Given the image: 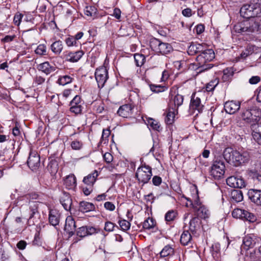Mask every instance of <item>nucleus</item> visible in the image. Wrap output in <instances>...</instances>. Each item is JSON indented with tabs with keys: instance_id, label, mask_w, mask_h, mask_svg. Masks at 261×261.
Returning <instances> with one entry per match:
<instances>
[{
	"instance_id": "nucleus-1",
	"label": "nucleus",
	"mask_w": 261,
	"mask_h": 261,
	"mask_svg": "<svg viewBox=\"0 0 261 261\" xmlns=\"http://www.w3.org/2000/svg\"><path fill=\"white\" fill-rule=\"evenodd\" d=\"M241 117L245 123L250 124L253 128L261 118V110L255 106H248L242 108Z\"/></svg>"
},
{
	"instance_id": "nucleus-2",
	"label": "nucleus",
	"mask_w": 261,
	"mask_h": 261,
	"mask_svg": "<svg viewBox=\"0 0 261 261\" xmlns=\"http://www.w3.org/2000/svg\"><path fill=\"white\" fill-rule=\"evenodd\" d=\"M215 53L212 49L206 48V46L203 49V51L196 57L197 65L201 68V71H204L211 69L213 65L208 63L215 58Z\"/></svg>"
},
{
	"instance_id": "nucleus-3",
	"label": "nucleus",
	"mask_w": 261,
	"mask_h": 261,
	"mask_svg": "<svg viewBox=\"0 0 261 261\" xmlns=\"http://www.w3.org/2000/svg\"><path fill=\"white\" fill-rule=\"evenodd\" d=\"M240 13L241 16L246 19L260 17L261 7L258 2L251 0L250 4L244 5L241 7Z\"/></svg>"
},
{
	"instance_id": "nucleus-4",
	"label": "nucleus",
	"mask_w": 261,
	"mask_h": 261,
	"mask_svg": "<svg viewBox=\"0 0 261 261\" xmlns=\"http://www.w3.org/2000/svg\"><path fill=\"white\" fill-rule=\"evenodd\" d=\"M257 22L252 20H245L238 22L234 26V30L238 33H249L257 31L259 29Z\"/></svg>"
},
{
	"instance_id": "nucleus-5",
	"label": "nucleus",
	"mask_w": 261,
	"mask_h": 261,
	"mask_svg": "<svg viewBox=\"0 0 261 261\" xmlns=\"http://www.w3.org/2000/svg\"><path fill=\"white\" fill-rule=\"evenodd\" d=\"M183 198L187 200L189 202L190 205L192 206L193 208L197 211L198 216L202 219H206L208 218L210 216V212L207 207L202 204L199 201V197L197 194V190H196V199L194 200L193 202L192 200L190 198L186 197L184 195L182 196Z\"/></svg>"
},
{
	"instance_id": "nucleus-6",
	"label": "nucleus",
	"mask_w": 261,
	"mask_h": 261,
	"mask_svg": "<svg viewBox=\"0 0 261 261\" xmlns=\"http://www.w3.org/2000/svg\"><path fill=\"white\" fill-rule=\"evenodd\" d=\"M152 175L151 167L145 163L138 168L135 173V177L139 182L147 184Z\"/></svg>"
},
{
	"instance_id": "nucleus-7",
	"label": "nucleus",
	"mask_w": 261,
	"mask_h": 261,
	"mask_svg": "<svg viewBox=\"0 0 261 261\" xmlns=\"http://www.w3.org/2000/svg\"><path fill=\"white\" fill-rule=\"evenodd\" d=\"M225 171L224 162L218 159L214 162L211 167L210 174L215 179H219L223 177Z\"/></svg>"
},
{
	"instance_id": "nucleus-8",
	"label": "nucleus",
	"mask_w": 261,
	"mask_h": 261,
	"mask_svg": "<svg viewBox=\"0 0 261 261\" xmlns=\"http://www.w3.org/2000/svg\"><path fill=\"white\" fill-rule=\"evenodd\" d=\"M29 217L28 219L29 226L34 225L39 223L40 215L38 211V204L36 202H29Z\"/></svg>"
},
{
	"instance_id": "nucleus-9",
	"label": "nucleus",
	"mask_w": 261,
	"mask_h": 261,
	"mask_svg": "<svg viewBox=\"0 0 261 261\" xmlns=\"http://www.w3.org/2000/svg\"><path fill=\"white\" fill-rule=\"evenodd\" d=\"M95 77L98 87L102 88L108 79V71L107 68L105 66L97 68L95 72Z\"/></svg>"
},
{
	"instance_id": "nucleus-10",
	"label": "nucleus",
	"mask_w": 261,
	"mask_h": 261,
	"mask_svg": "<svg viewBox=\"0 0 261 261\" xmlns=\"http://www.w3.org/2000/svg\"><path fill=\"white\" fill-rule=\"evenodd\" d=\"M40 156L36 151H31L27 161L29 167L32 170H37L40 165Z\"/></svg>"
},
{
	"instance_id": "nucleus-11",
	"label": "nucleus",
	"mask_w": 261,
	"mask_h": 261,
	"mask_svg": "<svg viewBox=\"0 0 261 261\" xmlns=\"http://www.w3.org/2000/svg\"><path fill=\"white\" fill-rule=\"evenodd\" d=\"M237 152L238 150L233 149L231 147H227L223 150V156L228 163L234 166Z\"/></svg>"
},
{
	"instance_id": "nucleus-12",
	"label": "nucleus",
	"mask_w": 261,
	"mask_h": 261,
	"mask_svg": "<svg viewBox=\"0 0 261 261\" xmlns=\"http://www.w3.org/2000/svg\"><path fill=\"white\" fill-rule=\"evenodd\" d=\"M76 227L75 222L73 218L71 216H67L65 221L64 230L70 237L74 234Z\"/></svg>"
},
{
	"instance_id": "nucleus-13",
	"label": "nucleus",
	"mask_w": 261,
	"mask_h": 261,
	"mask_svg": "<svg viewBox=\"0 0 261 261\" xmlns=\"http://www.w3.org/2000/svg\"><path fill=\"white\" fill-rule=\"evenodd\" d=\"M240 102L234 100L228 101L225 103L224 106L226 113L230 114H234L240 109Z\"/></svg>"
},
{
	"instance_id": "nucleus-14",
	"label": "nucleus",
	"mask_w": 261,
	"mask_h": 261,
	"mask_svg": "<svg viewBox=\"0 0 261 261\" xmlns=\"http://www.w3.org/2000/svg\"><path fill=\"white\" fill-rule=\"evenodd\" d=\"M247 194L251 202L261 206V190L251 189L248 191Z\"/></svg>"
},
{
	"instance_id": "nucleus-15",
	"label": "nucleus",
	"mask_w": 261,
	"mask_h": 261,
	"mask_svg": "<svg viewBox=\"0 0 261 261\" xmlns=\"http://www.w3.org/2000/svg\"><path fill=\"white\" fill-rule=\"evenodd\" d=\"M250 158L248 152L238 151L236 159L234 161V166L238 167L243 164L247 163L249 161Z\"/></svg>"
},
{
	"instance_id": "nucleus-16",
	"label": "nucleus",
	"mask_w": 261,
	"mask_h": 261,
	"mask_svg": "<svg viewBox=\"0 0 261 261\" xmlns=\"http://www.w3.org/2000/svg\"><path fill=\"white\" fill-rule=\"evenodd\" d=\"M133 109L134 106L130 105H124L120 107L117 111V114L123 118H127L132 115Z\"/></svg>"
},
{
	"instance_id": "nucleus-17",
	"label": "nucleus",
	"mask_w": 261,
	"mask_h": 261,
	"mask_svg": "<svg viewBox=\"0 0 261 261\" xmlns=\"http://www.w3.org/2000/svg\"><path fill=\"white\" fill-rule=\"evenodd\" d=\"M98 175L99 173L98 171L95 170L84 177L83 182L86 186H91L93 187Z\"/></svg>"
},
{
	"instance_id": "nucleus-18",
	"label": "nucleus",
	"mask_w": 261,
	"mask_h": 261,
	"mask_svg": "<svg viewBox=\"0 0 261 261\" xmlns=\"http://www.w3.org/2000/svg\"><path fill=\"white\" fill-rule=\"evenodd\" d=\"M60 213L56 209H50L48 215L49 223L53 226H57L59 224Z\"/></svg>"
},
{
	"instance_id": "nucleus-19",
	"label": "nucleus",
	"mask_w": 261,
	"mask_h": 261,
	"mask_svg": "<svg viewBox=\"0 0 261 261\" xmlns=\"http://www.w3.org/2000/svg\"><path fill=\"white\" fill-rule=\"evenodd\" d=\"M203 106L201 103V100L199 97H195V94L194 93L192 95L191 99L190 108L193 110H197L198 113L202 111Z\"/></svg>"
},
{
	"instance_id": "nucleus-20",
	"label": "nucleus",
	"mask_w": 261,
	"mask_h": 261,
	"mask_svg": "<svg viewBox=\"0 0 261 261\" xmlns=\"http://www.w3.org/2000/svg\"><path fill=\"white\" fill-rule=\"evenodd\" d=\"M184 101V96L181 95L177 94L174 96H171L170 99L169 107L171 108H176L177 111L179 106H181Z\"/></svg>"
},
{
	"instance_id": "nucleus-21",
	"label": "nucleus",
	"mask_w": 261,
	"mask_h": 261,
	"mask_svg": "<svg viewBox=\"0 0 261 261\" xmlns=\"http://www.w3.org/2000/svg\"><path fill=\"white\" fill-rule=\"evenodd\" d=\"M60 201L65 210L67 211L70 210L72 199L68 193L63 192L60 198Z\"/></svg>"
},
{
	"instance_id": "nucleus-22",
	"label": "nucleus",
	"mask_w": 261,
	"mask_h": 261,
	"mask_svg": "<svg viewBox=\"0 0 261 261\" xmlns=\"http://www.w3.org/2000/svg\"><path fill=\"white\" fill-rule=\"evenodd\" d=\"M205 46L201 44L192 43L188 49V53L189 55L193 56L196 54H201L204 49Z\"/></svg>"
},
{
	"instance_id": "nucleus-23",
	"label": "nucleus",
	"mask_w": 261,
	"mask_h": 261,
	"mask_svg": "<svg viewBox=\"0 0 261 261\" xmlns=\"http://www.w3.org/2000/svg\"><path fill=\"white\" fill-rule=\"evenodd\" d=\"M37 69L45 73L46 75L50 74L51 72L56 70V67L51 65L48 62H44L39 64Z\"/></svg>"
},
{
	"instance_id": "nucleus-24",
	"label": "nucleus",
	"mask_w": 261,
	"mask_h": 261,
	"mask_svg": "<svg viewBox=\"0 0 261 261\" xmlns=\"http://www.w3.org/2000/svg\"><path fill=\"white\" fill-rule=\"evenodd\" d=\"M95 210V205L92 203L85 201L80 203L79 210L83 213L94 211Z\"/></svg>"
},
{
	"instance_id": "nucleus-25",
	"label": "nucleus",
	"mask_w": 261,
	"mask_h": 261,
	"mask_svg": "<svg viewBox=\"0 0 261 261\" xmlns=\"http://www.w3.org/2000/svg\"><path fill=\"white\" fill-rule=\"evenodd\" d=\"M84 54V53L82 50L70 52L66 56V60L70 62H76L82 57Z\"/></svg>"
},
{
	"instance_id": "nucleus-26",
	"label": "nucleus",
	"mask_w": 261,
	"mask_h": 261,
	"mask_svg": "<svg viewBox=\"0 0 261 261\" xmlns=\"http://www.w3.org/2000/svg\"><path fill=\"white\" fill-rule=\"evenodd\" d=\"M192 237L188 230H185L180 236V242L184 246L192 245Z\"/></svg>"
},
{
	"instance_id": "nucleus-27",
	"label": "nucleus",
	"mask_w": 261,
	"mask_h": 261,
	"mask_svg": "<svg viewBox=\"0 0 261 261\" xmlns=\"http://www.w3.org/2000/svg\"><path fill=\"white\" fill-rule=\"evenodd\" d=\"M64 185L68 189H74L76 186V177L73 174L67 176L64 179Z\"/></svg>"
},
{
	"instance_id": "nucleus-28",
	"label": "nucleus",
	"mask_w": 261,
	"mask_h": 261,
	"mask_svg": "<svg viewBox=\"0 0 261 261\" xmlns=\"http://www.w3.org/2000/svg\"><path fill=\"white\" fill-rule=\"evenodd\" d=\"M172 50L173 47L170 44L162 42L156 54L158 55H166L169 54Z\"/></svg>"
},
{
	"instance_id": "nucleus-29",
	"label": "nucleus",
	"mask_w": 261,
	"mask_h": 261,
	"mask_svg": "<svg viewBox=\"0 0 261 261\" xmlns=\"http://www.w3.org/2000/svg\"><path fill=\"white\" fill-rule=\"evenodd\" d=\"M201 220L198 217H194L190 221L189 229L192 233H196L200 229Z\"/></svg>"
},
{
	"instance_id": "nucleus-30",
	"label": "nucleus",
	"mask_w": 261,
	"mask_h": 261,
	"mask_svg": "<svg viewBox=\"0 0 261 261\" xmlns=\"http://www.w3.org/2000/svg\"><path fill=\"white\" fill-rule=\"evenodd\" d=\"M176 113H177V111L176 110V108L169 107L165 120L166 123L169 124L172 123Z\"/></svg>"
},
{
	"instance_id": "nucleus-31",
	"label": "nucleus",
	"mask_w": 261,
	"mask_h": 261,
	"mask_svg": "<svg viewBox=\"0 0 261 261\" xmlns=\"http://www.w3.org/2000/svg\"><path fill=\"white\" fill-rule=\"evenodd\" d=\"M162 42V41L161 40L154 37L151 38L149 40L150 47L151 48V50L156 54L160 48Z\"/></svg>"
},
{
	"instance_id": "nucleus-32",
	"label": "nucleus",
	"mask_w": 261,
	"mask_h": 261,
	"mask_svg": "<svg viewBox=\"0 0 261 261\" xmlns=\"http://www.w3.org/2000/svg\"><path fill=\"white\" fill-rule=\"evenodd\" d=\"M257 50V47L255 45L249 44L247 46L245 49L241 54L240 57L242 59H245L248 56L252 54Z\"/></svg>"
},
{
	"instance_id": "nucleus-33",
	"label": "nucleus",
	"mask_w": 261,
	"mask_h": 261,
	"mask_svg": "<svg viewBox=\"0 0 261 261\" xmlns=\"http://www.w3.org/2000/svg\"><path fill=\"white\" fill-rule=\"evenodd\" d=\"M174 253V249L170 245L165 246L160 252L161 257L172 256Z\"/></svg>"
},
{
	"instance_id": "nucleus-34",
	"label": "nucleus",
	"mask_w": 261,
	"mask_h": 261,
	"mask_svg": "<svg viewBox=\"0 0 261 261\" xmlns=\"http://www.w3.org/2000/svg\"><path fill=\"white\" fill-rule=\"evenodd\" d=\"M230 196L232 200L236 202H240L243 199V193L239 189L232 190Z\"/></svg>"
},
{
	"instance_id": "nucleus-35",
	"label": "nucleus",
	"mask_w": 261,
	"mask_h": 261,
	"mask_svg": "<svg viewBox=\"0 0 261 261\" xmlns=\"http://www.w3.org/2000/svg\"><path fill=\"white\" fill-rule=\"evenodd\" d=\"M51 50L56 55H59L63 50V45L62 42L58 40L54 42L50 46Z\"/></svg>"
},
{
	"instance_id": "nucleus-36",
	"label": "nucleus",
	"mask_w": 261,
	"mask_h": 261,
	"mask_svg": "<svg viewBox=\"0 0 261 261\" xmlns=\"http://www.w3.org/2000/svg\"><path fill=\"white\" fill-rule=\"evenodd\" d=\"M252 136L258 144L261 145V123L257 124L256 127L253 129Z\"/></svg>"
},
{
	"instance_id": "nucleus-37",
	"label": "nucleus",
	"mask_w": 261,
	"mask_h": 261,
	"mask_svg": "<svg viewBox=\"0 0 261 261\" xmlns=\"http://www.w3.org/2000/svg\"><path fill=\"white\" fill-rule=\"evenodd\" d=\"M47 171L52 175H55L58 170V165L56 161H51L47 166Z\"/></svg>"
},
{
	"instance_id": "nucleus-38",
	"label": "nucleus",
	"mask_w": 261,
	"mask_h": 261,
	"mask_svg": "<svg viewBox=\"0 0 261 261\" xmlns=\"http://www.w3.org/2000/svg\"><path fill=\"white\" fill-rule=\"evenodd\" d=\"M255 243L250 237H246L243 239V244L242 245V248L248 250L249 248L254 246Z\"/></svg>"
},
{
	"instance_id": "nucleus-39",
	"label": "nucleus",
	"mask_w": 261,
	"mask_h": 261,
	"mask_svg": "<svg viewBox=\"0 0 261 261\" xmlns=\"http://www.w3.org/2000/svg\"><path fill=\"white\" fill-rule=\"evenodd\" d=\"M73 79L69 75L61 76L58 80L57 83L62 86L66 85L72 82Z\"/></svg>"
},
{
	"instance_id": "nucleus-40",
	"label": "nucleus",
	"mask_w": 261,
	"mask_h": 261,
	"mask_svg": "<svg viewBox=\"0 0 261 261\" xmlns=\"http://www.w3.org/2000/svg\"><path fill=\"white\" fill-rule=\"evenodd\" d=\"M155 225V220L153 218L149 217L143 222V228L144 229H150L153 228Z\"/></svg>"
},
{
	"instance_id": "nucleus-41",
	"label": "nucleus",
	"mask_w": 261,
	"mask_h": 261,
	"mask_svg": "<svg viewBox=\"0 0 261 261\" xmlns=\"http://www.w3.org/2000/svg\"><path fill=\"white\" fill-rule=\"evenodd\" d=\"M134 59L136 65L138 67H141L145 61V57L142 54H136L134 55Z\"/></svg>"
},
{
	"instance_id": "nucleus-42",
	"label": "nucleus",
	"mask_w": 261,
	"mask_h": 261,
	"mask_svg": "<svg viewBox=\"0 0 261 261\" xmlns=\"http://www.w3.org/2000/svg\"><path fill=\"white\" fill-rule=\"evenodd\" d=\"M218 84L219 79L215 78L206 84L205 89L207 92L213 91Z\"/></svg>"
},
{
	"instance_id": "nucleus-43",
	"label": "nucleus",
	"mask_w": 261,
	"mask_h": 261,
	"mask_svg": "<svg viewBox=\"0 0 261 261\" xmlns=\"http://www.w3.org/2000/svg\"><path fill=\"white\" fill-rule=\"evenodd\" d=\"M149 87L150 90L154 93H160L165 91L167 87L162 85H157L154 84H150Z\"/></svg>"
},
{
	"instance_id": "nucleus-44",
	"label": "nucleus",
	"mask_w": 261,
	"mask_h": 261,
	"mask_svg": "<svg viewBox=\"0 0 261 261\" xmlns=\"http://www.w3.org/2000/svg\"><path fill=\"white\" fill-rule=\"evenodd\" d=\"M97 11L96 8L94 6H86L84 9V13L88 16H92L94 15Z\"/></svg>"
},
{
	"instance_id": "nucleus-45",
	"label": "nucleus",
	"mask_w": 261,
	"mask_h": 261,
	"mask_svg": "<svg viewBox=\"0 0 261 261\" xmlns=\"http://www.w3.org/2000/svg\"><path fill=\"white\" fill-rule=\"evenodd\" d=\"M177 213L174 210L169 211L165 216V219L167 222L173 221L176 217Z\"/></svg>"
},
{
	"instance_id": "nucleus-46",
	"label": "nucleus",
	"mask_w": 261,
	"mask_h": 261,
	"mask_svg": "<svg viewBox=\"0 0 261 261\" xmlns=\"http://www.w3.org/2000/svg\"><path fill=\"white\" fill-rule=\"evenodd\" d=\"M249 176L251 177L257 183L261 185V174H259L256 171L250 170L248 172Z\"/></svg>"
},
{
	"instance_id": "nucleus-47",
	"label": "nucleus",
	"mask_w": 261,
	"mask_h": 261,
	"mask_svg": "<svg viewBox=\"0 0 261 261\" xmlns=\"http://www.w3.org/2000/svg\"><path fill=\"white\" fill-rule=\"evenodd\" d=\"M41 196L37 192H31L24 196V197L27 199L30 200H40L41 199Z\"/></svg>"
},
{
	"instance_id": "nucleus-48",
	"label": "nucleus",
	"mask_w": 261,
	"mask_h": 261,
	"mask_svg": "<svg viewBox=\"0 0 261 261\" xmlns=\"http://www.w3.org/2000/svg\"><path fill=\"white\" fill-rule=\"evenodd\" d=\"M243 217V219L250 222H254L256 220V217L253 214L251 213L246 210L245 211Z\"/></svg>"
},
{
	"instance_id": "nucleus-49",
	"label": "nucleus",
	"mask_w": 261,
	"mask_h": 261,
	"mask_svg": "<svg viewBox=\"0 0 261 261\" xmlns=\"http://www.w3.org/2000/svg\"><path fill=\"white\" fill-rule=\"evenodd\" d=\"M245 211L244 210L240 208L234 209L232 212V216L236 218L243 219V216L244 214Z\"/></svg>"
},
{
	"instance_id": "nucleus-50",
	"label": "nucleus",
	"mask_w": 261,
	"mask_h": 261,
	"mask_svg": "<svg viewBox=\"0 0 261 261\" xmlns=\"http://www.w3.org/2000/svg\"><path fill=\"white\" fill-rule=\"evenodd\" d=\"M118 223L121 229L124 231L128 230L130 226V223L125 220H119Z\"/></svg>"
},
{
	"instance_id": "nucleus-51",
	"label": "nucleus",
	"mask_w": 261,
	"mask_h": 261,
	"mask_svg": "<svg viewBox=\"0 0 261 261\" xmlns=\"http://www.w3.org/2000/svg\"><path fill=\"white\" fill-rule=\"evenodd\" d=\"M36 54L39 55H46V47L44 44H39L35 50Z\"/></svg>"
},
{
	"instance_id": "nucleus-52",
	"label": "nucleus",
	"mask_w": 261,
	"mask_h": 261,
	"mask_svg": "<svg viewBox=\"0 0 261 261\" xmlns=\"http://www.w3.org/2000/svg\"><path fill=\"white\" fill-rule=\"evenodd\" d=\"M234 73L232 68H227L223 70V79L224 80H227L228 77L232 76Z\"/></svg>"
},
{
	"instance_id": "nucleus-53",
	"label": "nucleus",
	"mask_w": 261,
	"mask_h": 261,
	"mask_svg": "<svg viewBox=\"0 0 261 261\" xmlns=\"http://www.w3.org/2000/svg\"><path fill=\"white\" fill-rule=\"evenodd\" d=\"M83 143L79 140H74L71 142L70 146L72 149L80 150L83 147Z\"/></svg>"
},
{
	"instance_id": "nucleus-54",
	"label": "nucleus",
	"mask_w": 261,
	"mask_h": 261,
	"mask_svg": "<svg viewBox=\"0 0 261 261\" xmlns=\"http://www.w3.org/2000/svg\"><path fill=\"white\" fill-rule=\"evenodd\" d=\"M76 235L80 238H84L87 236V227L82 226L77 228Z\"/></svg>"
},
{
	"instance_id": "nucleus-55",
	"label": "nucleus",
	"mask_w": 261,
	"mask_h": 261,
	"mask_svg": "<svg viewBox=\"0 0 261 261\" xmlns=\"http://www.w3.org/2000/svg\"><path fill=\"white\" fill-rule=\"evenodd\" d=\"M148 122L153 129L158 132H160L161 130L160 124L156 120L151 119Z\"/></svg>"
},
{
	"instance_id": "nucleus-56",
	"label": "nucleus",
	"mask_w": 261,
	"mask_h": 261,
	"mask_svg": "<svg viewBox=\"0 0 261 261\" xmlns=\"http://www.w3.org/2000/svg\"><path fill=\"white\" fill-rule=\"evenodd\" d=\"M115 227H118V226L112 222L107 221L105 223L104 229L106 231L111 232L114 230Z\"/></svg>"
},
{
	"instance_id": "nucleus-57",
	"label": "nucleus",
	"mask_w": 261,
	"mask_h": 261,
	"mask_svg": "<svg viewBox=\"0 0 261 261\" xmlns=\"http://www.w3.org/2000/svg\"><path fill=\"white\" fill-rule=\"evenodd\" d=\"M245 186L246 183L244 179L242 177H237L234 188L241 189L244 188Z\"/></svg>"
},
{
	"instance_id": "nucleus-58",
	"label": "nucleus",
	"mask_w": 261,
	"mask_h": 261,
	"mask_svg": "<svg viewBox=\"0 0 261 261\" xmlns=\"http://www.w3.org/2000/svg\"><path fill=\"white\" fill-rule=\"evenodd\" d=\"M237 179V177L233 176L228 177L226 179L227 185L229 187L234 188Z\"/></svg>"
},
{
	"instance_id": "nucleus-59",
	"label": "nucleus",
	"mask_w": 261,
	"mask_h": 261,
	"mask_svg": "<svg viewBox=\"0 0 261 261\" xmlns=\"http://www.w3.org/2000/svg\"><path fill=\"white\" fill-rule=\"evenodd\" d=\"M81 101L80 96L79 95H76L71 101L70 106V107L81 106Z\"/></svg>"
},
{
	"instance_id": "nucleus-60",
	"label": "nucleus",
	"mask_w": 261,
	"mask_h": 261,
	"mask_svg": "<svg viewBox=\"0 0 261 261\" xmlns=\"http://www.w3.org/2000/svg\"><path fill=\"white\" fill-rule=\"evenodd\" d=\"M110 134L111 131L109 128L103 129L102 133L101 140L104 141H108V138H109ZM105 143H106V142H105Z\"/></svg>"
},
{
	"instance_id": "nucleus-61",
	"label": "nucleus",
	"mask_w": 261,
	"mask_h": 261,
	"mask_svg": "<svg viewBox=\"0 0 261 261\" xmlns=\"http://www.w3.org/2000/svg\"><path fill=\"white\" fill-rule=\"evenodd\" d=\"M70 111L71 113H74L76 115L79 114L82 112V106L70 107Z\"/></svg>"
},
{
	"instance_id": "nucleus-62",
	"label": "nucleus",
	"mask_w": 261,
	"mask_h": 261,
	"mask_svg": "<svg viewBox=\"0 0 261 261\" xmlns=\"http://www.w3.org/2000/svg\"><path fill=\"white\" fill-rule=\"evenodd\" d=\"M45 81V78L39 75H36L34 79V83L38 85L44 83Z\"/></svg>"
},
{
	"instance_id": "nucleus-63",
	"label": "nucleus",
	"mask_w": 261,
	"mask_h": 261,
	"mask_svg": "<svg viewBox=\"0 0 261 261\" xmlns=\"http://www.w3.org/2000/svg\"><path fill=\"white\" fill-rule=\"evenodd\" d=\"M104 207L108 211H114L115 209V205L112 202L107 201L104 203Z\"/></svg>"
},
{
	"instance_id": "nucleus-64",
	"label": "nucleus",
	"mask_w": 261,
	"mask_h": 261,
	"mask_svg": "<svg viewBox=\"0 0 261 261\" xmlns=\"http://www.w3.org/2000/svg\"><path fill=\"white\" fill-rule=\"evenodd\" d=\"M93 187L91 186H86L83 187V193L86 196L89 195L93 191Z\"/></svg>"
}]
</instances>
